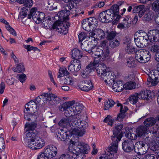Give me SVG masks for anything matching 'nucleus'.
<instances>
[{"instance_id":"09e8293b","label":"nucleus","mask_w":159,"mask_h":159,"mask_svg":"<svg viewBox=\"0 0 159 159\" xmlns=\"http://www.w3.org/2000/svg\"><path fill=\"white\" fill-rule=\"evenodd\" d=\"M143 145V147H142L140 152L139 153L142 155L145 154L148 150V146L147 143L144 142Z\"/></svg>"},{"instance_id":"79ce46f5","label":"nucleus","mask_w":159,"mask_h":159,"mask_svg":"<svg viewBox=\"0 0 159 159\" xmlns=\"http://www.w3.org/2000/svg\"><path fill=\"white\" fill-rule=\"evenodd\" d=\"M144 142L143 141H139L137 142L134 146V149L135 152L139 153V152H140V150H141Z\"/></svg>"},{"instance_id":"4c0bfd02","label":"nucleus","mask_w":159,"mask_h":159,"mask_svg":"<svg viewBox=\"0 0 159 159\" xmlns=\"http://www.w3.org/2000/svg\"><path fill=\"white\" fill-rule=\"evenodd\" d=\"M89 27L91 28H95L98 25V21L95 18L90 17L89 18Z\"/></svg>"},{"instance_id":"603ef678","label":"nucleus","mask_w":159,"mask_h":159,"mask_svg":"<svg viewBox=\"0 0 159 159\" xmlns=\"http://www.w3.org/2000/svg\"><path fill=\"white\" fill-rule=\"evenodd\" d=\"M126 63V66L129 68L135 67L136 66L135 61L133 58L128 59Z\"/></svg>"},{"instance_id":"6e6552de","label":"nucleus","mask_w":159,"mask_h":159,"mask_svg":"<svg viewBox=\"0 0 159 159\" xmlns=\"http://www.w3.org/2000/svg\"><path fill=\"white\" fill-rule=\"evenodd\" d=\"M44 141L39 137H37L34 141L28 143V147L32 149L41 148L44 145Z\"/></svg>"},{"instance_id":"69168bd1","label":"nucleus","mask_w":159,"mask_h":159,"mask_svg":"<svg viewBox=\"0 0 159 159\" xmlns=\"http://www.w3.org/2000/svg\"><path fill=\"white\" fill-rule=\"evenodd\" d=\"M49 157L47 156V154L45 153V152H41L38 156L37 159H49Z\"/></svg>"},{"instance_id":"6ab92c4d","label":"nucleus","mask_w":159,"mask_h":159,"mask_svg":"<svg viewBox=\"0 0 159 159\" xmlns=\"http://www.w3.org/2000/svg\"><path fill=\"white\" fill-rule=\"evenodd\" d=\"M148 129L146 127L144 126H139L136 129V133L134 134L136 137H140L143 136L146 133V131Z\"/></svg>"},{"instance_id":"c85d7f7f","label":"nucleus","mask_w":159,"mask_h":159,"mask_svg":"<svg viewBox=\"0 0 159 159\" xmlns=\"http://www.w3.org/2000/svg\"><path fill=\"white\" fill-rule=\"evenodd\" d=\"M84 83V85L83 87H80L82 91H88L92 89L93 85L92 82L90 80H85Z\"/></svg>"},{"instance_id":"864d4df0","label":"nucleus","mask_w":159,"mask_h":159,"mask_svg":"<svg viewBox=\"0 0 159 159\" xmlns=\"http://www.w3.org/2000/svg\"><path fill=\"white\" fill-rule=\"evenodd\" d=\"M64 109V115L65 116L69 117L74 116V113L71 108H69L68 109L65 108Z\"/></svg>"},{"instance_id":"f3484780","label":"nucleus","mask_w":159,"mask_h":159,"mask_svg":"<svg viewBox=\"0 0 159 159\" xmlns=\"http://www.w3.org/2000/svg\"><path fill=\"white\" fill-rule=\"evenodd\" d=\"M144 7L145 6L143 5L135 7L133 9V11L135 13H139V17H141L146 11Z\"/></svg>"},{"instance_id":"13d9d810","label":"nucleus","mask_w":159,"mask_h":159,"mask_svg":"<svg viewBox=\"0 0 159 159\" xmlns=\"http://www.w3.org/2000/svg\"><path fill=\"white\" fill-rule=\"evenodd\" d=\"M99 19L103 23H107L106 15H105L103 11L100 13L99 16Z\"/></svg>"},{"instance_id":"c756f323","label":"nucleus","mask_w":159,"mask_h":159,"mask_svg":"<svg viewBox=\"0 0 159 159\" xmlns=\"http://www.w3.org/2000/svg\"><path fill=\"white\" fill-rule=\"evenodd\" d=\"M59 82L61 84H65L67 85L72 84H73L72 78L70 76L65 77L62 79L60 78L59 80Z\"/></svg>"},{"instance_id":"423d86ee","label":"nucleus","mask_w":159,"mask_h":159,"mask_svg":"<svg viewBox=\"0 0 159 159\" xmlns=\"http://www.w3.org/2000/svg\"><path fill=\"white\" fill-rule=\"evenodd\" d=\"M45 16V14L44 13L37 11L35 8H33L30 11L28 18L30 19L32 17V19L35 23L39 24L42 22Z\"/></svg>"},{"instance_id":"e2e57ef3","label":"nucleus","mask_w":159,"mask_h":159,"mask_svg":"<svg viewBox=\"0 0 159 159\" xmlns=\"http://www.w3.org/2000/svg\"><path fill=\"white\" fill-rule=\"evenodd\" d=\"M44 94L43 95H41L39 96L36 99V101L35 102H37V105L38 104L40 105L41 103L43 102L42 103H44V102H45L44 100Z\"/></svg>"},{"instance_id":"8fccbe9b","label":"nucleus","mask_w":159,"mask_h":159,"mask_svg":"<svg viewBox=\"0 0 159 159\" xmlns=\"http://www.w3.org/2000/svg\"><path fill=\"white\" fill-rule=\"evenodd\" d=\"M89 34L90 37H89V39H91L92 43H94V44L97 43V40L96 39V30L94 31V32L91 31L89 33Z\"/></svg>"},{"instance_id":"a878e982","label":"nucleus","mask_w":159,"mask_h":159,"mask_svg":"<svg viewBox=\"0 0 159 159\" xmlns=\"http://www.w3.org/2000/svg\"><path fill=\"white\" fill-rule=\"evenodd\" d=\"M44 100L45 102H44V103H43V104L44 105L47 103V101L49 102V103L50 104V102L52 101L54 98L56 97V95L52 93H45L44 94Z\"/></svg>"},{"instance_id":"7c9ffc66","label":"nucleus","mask_w":159,"mask_h":159,"mask_svg":"<svg viewBox=\"0 0 159 159\" xmlns=\"http://www.w3.org/2000/svg\"><path fill=\"white\" fill-rule=\"evenodd\" d=\"M112 74V72L107 69L102 75V77L103 78L105 83L107 82V80H108L110 78H113V75Z\"/></svg>"},{"instance_id":"37998d69","label":"nucleus","mask_w":159,"mask_h":159,"mask_svg":"<svg viewBox=\"0 0 159 159\" xmlns=\"http://www.w3.org/2000/svg\"><path fill=\"white\" fill-rule=\"evenodd\" d=\"M138 98V93H136L130 96L129 98L131 103L135 104L137 102Z\"/></svg>"},{"instance_id":"338daca9","label":"nucleus","mask_w":159,"mask_h":159,"mask_svg":"<svg viewBox=\"0 0 159 159\" xmlns=\"http://www.w3.org/2000/svg\"><path fill=\"white\" fill-rule=\"evenodd\" d=\"M152 19V17L149 12L146 13L144 15L143 20L145 21H150Z\"/></svg>"},{"instance_id":"0eeeda50","label":"nucleus","mask_w":159,"mask_h":159,"mask_svg":"<svg viewBox=\"0 0 159 159\" xmlns=\"http://www.w3.org/2000/svg\"><path fill=\"white\" fill-rule=\"evenodd\" d=\"M70 25L69 22L67 21H65L62 23L60 21H56L52 25V29H56L59 33L65 34L68 32V28Z\"/></svg>"},{"instance_id":"f257e3e1","label":"nucleus","mask_w":159,"mask_h":159,"mask_svg":"<svg viewBox=\"0 0 159 159\" xmlns=\"http://www.w3.org/2000/svg\"><path fill=\"white\" fill-rule=\"evenodd\" d=\"M79 119L80 117L78 115L75 117L72 116L63 118L60 121L58 125L60 126L68 129L71 136H82L85 132L84 128L87 127V124L86 122L84 121L83 123L84 125H81V124L78 122Z\"/></svg>"},{"instance_id":"a211bd4d","label":"nucleus","mask_w":159,"mask_h":159,"mask_svg":"<svg viewBox=\"0 0 159 159\" xmlns=\"http://www.w3.org/2000/svg\"><path fill=\"white\" fill-rule=\"evenodd\" d=\"M71 53V57L74 60H79L83 56V53L77 48L73 49Z\"/></svg>"},{"instance_id":"bb28decb","label":"nucleus","mask_w":159,"mask_h":159,"mask_svg":"<svg viewBox=\"0 0 159 159\" xmlns=\"http://www.w3.org/2000/svg\"><path fill=\"white\" fill-rule=\"evenodd\" d=\"M37 126V124L36 122H32L30 123H26L25 125V133L28 131H34L33 130Z\"/></svg>"},{"instance_id":"a19ab883","label":"nucleus","mask_w":159,"mask_h":159,"mask_svg":"<svg viewBox=\"0 0 159 159\" xmlns=\"http://www.w3.org/2000/svg\"><path fill=\"white\" fill-rule=\"evenodd\" d=\"M115 103L112 99H109L105 102L104 109L105 110H108L111 107H112Z\"/></svg>"},{"instance_id":"a18cd8bd","label":"nucleus","mask_w":159,"mask_h":159,"mask_svg":"<svg viewBox=\"0 0 159 159\" xmlns=\"http://www.w3.org/2000/svg\"><path fill=\"white\" fill-rule=\"evenodd\" d=\"M67 134L65 132L61 131V132H59L58 134H57V137L59 138L60 140L62 141H65L69 140L68 138H67Z\"/></svg>"},{"instance_id":"052dcab7","label":"nucleus","mask_w":159,"mask_h":159,"mask_svg":"<svg viewBox=\"0 0 159 159\" xmlns=\"http://www.w3.org/2000/svg\"><path fill=\"white\" fill-rule=\"evenodd\" d=\"M24 47L27 50V51H30L31 50H33L34 51H38L39 52L40 51V50L38 49L37 47H34L33 46H30V45H24Z\"/></svg>"},{"instance_id":"20e7f679","label":"nucleus","mask_w":159,"mask_h":159,"mask_svg":"<svg viewBox=\"0 0 159 159\" xmlns=\"http://www.w3.org/2000/svg\"><path fill=\"white\" fill-rule=\"evenodd\" d=\"M135 57L139 62L145 63L150 60L151 55L148 50L140 49L136 52Z\"/></svg>"},{"instance_id":"39448f33","label":"nucleus","mask_w":159,"mask_h":159,"mask_svg":"<svg viewBox=\"0 0 159 159\" xmlns=\"http://www.w3.org/2000/svg\"><path fill=\"white\" fill-rule=\"evenodd\" d=\"M139 35L137 38H134V41L136 46L142 48L146 46L149 41L147 33L143 30L139 31Z\"/></svg>"},{"instance_id":"ea45409f","label":"nucleus","mask_w":159,"mask_h":159,"mask_svg":"<svg viewBox=\"0 0 159 159\" xmlns=\"http://www.w3.org/2000/svg\"><path fill=\"white\" fill-rule=\"evenodd\" d=\"M103 12L105 15H106L107 22L113 20V19H114V17L113 16V14L111 12L110 10L108 9Z\"/></svg>"},{"instance_id":"412c9836","label":"nucleus","mask_w":159,"mask_h":159,"mask_svg":"<svg viewBox=\"0 0 159 159\" xmlns=\"http://www.w3.org/2000/svg\"><path fill=\"white\" fill-rule=\"evenodd\" d=\"M43 20V21L42 22L43 23V25L44 28L46 29L52 30V27H51V26L52 21V20L51 18L49 17H47L45 18Z\"/></svg>"},{"instance_id":"9b49d317","label":"nucleus","mask_w":159,"mask_h":159,"mask_svg":"<svg viewBox=\"0 0 159 159\" xmlns=\"http://www.w3.org/2000/svg\"><path fill=\"white\" fill-rule=\"evenodd\" d=\"M81 65L80 61L79 60H73L70 63L68 66V70L72 72H78L81 68Z\"/></svg>"},{"instance_id":"de8ad7c7","label":"nucleus","mask_w":159,"mask_h":159,"mask_svg":"<svg viewBox=\"0 0 159 159\" xmlns=\"http://www.w3.org/2000/svg\"><path fill=\"white\" fill-rule=\"evenodd\" d=\"M152 9L154 11H159V0H156L153 2L152 5Z\"/></svg>"},{"instance_id":"c9c22d12","label":"nucleus","mask_w":159,"mask_h":159,"mask_svg":"<svg viewBox=\"0 0 159 159\" xmlns=\"http://www.w3.org/2000/svg\"><path fill=\"white\" fill-rule=\"evenodd\" d=\"M108 10H110L111 12L113 14L114 17L118 14L119 7L117 5H113Z\"/></svg>"},{"instance_id":"3c124183","label":"nucleus","mask_w":159,"mask_h":159,"mask_svg":"<svg viewBox=\"0 0 159 159\" xmlns=\"http://www.w3.org/2000/svg\"><path fill=\"white\" fill-rule=\"evenodd\" d=\"M149 50L152 52L156 53L159 52V46L157 44H154L149 47Z\"/></svg>"},{"instance_id":"dca6fc26","label":"nucleus","mask_w":159,"mask_h":159,"mask_svg":"<svg viewBox=\"0 0 159 159\" xmlns=\"http://www.w3.org/2000/svg\"><path fill=\"white\" fill-rule=\"evenodd\" d=\"M91 44H89L86 42L84 41L81 43V48L83 50H84L89 53H91L92 49L93 47L94 43Z\"/></svg>"},{"instance_id":"0e129e2a","label":"nucleus","mask_w":159,"mask_h":159,"mask_svg":"<svg viewBox=\"0 0 159 159\" xmlns=\"http://www.w3.org/2000/svg\"><path fill=\"white\" fill-rule=\"evenodd\" d=\"M156 126H157V130H153L150 131V133L153 134V135L155 137H159V126H158L157 124H156Z\"/></svg>"},{"instance_id":"49530a36","label":"nucleus","mask_w":159,"mask_h":159,"mask_svg":"<svg viewBox=\"0 0 159 159\" xmlns=\"http://www.w3.org/2000/svg\"><path fill=\"white\" fill-rule=\"evenodd\" d=\"M136 84L132 82H128L124 85V88L125 89H134L136 86Z\"/></svg>"},{"instance_id":"6e6d98bb","label":"nucleus","mask_w":159,"mask_h":159,"mask_svg":"<svg viewBox=\"0 0 159 159\" xmlns=\"http://www.w3.org/2000/svg\"><path fill=\"white\" fill-rule=\"evenodd\" d=\"M17 79L22 83L25 82L26 78V75L22 73L21 74H18L16 76Z\"/></svg>"},{"instance_id":"5fc2aeb1","label":"nucleus","mask_w":159,"mask_h":159,"mask_svg":"<svg viewBox=\"0 0 159 159\" xmlns=\"http://www.w3.org/2000/svg\"><path fill=\"white\" fill-rule=\"evenodd\" d=\"M149 148L151 150L153 151H158V145L155 143V141L152 142L149 144Z\"/></svg>"},{"instance_id":"774afa93","label":"nucleus","mask_w":159,"mask_h":159,"mask_svg":"<svg viewBox=\"0 0 159 159\" xmlns=\"http://www.w3.org/2000/svg\"><path fill=\"white\" fill-rule=\"evenodd\" d=\"M154 35L152 41L155 42H157L159 40V31L157 30H155V34Z\"/></svg>"},{"instance_id":"ddd939ff","label":"nucleus","mask_w":159,"mask_h":159,"mask_svg":"<svg viewBox=\"0 0 159 159\" xmlns=\"http://www.w3.org/2000/svg\"><path fill=\"white\" fill-rule=\"evenodd\" d=\"M122 146L123 150L127 152L132 151L134 149V142L130 139L124 141L122 143Z\"/></svg>"},{"instance_id":"680f3d73","label":"nucleus","mask_w":159,"mask_h":159,"mask_svg":"<svg viewBox=\"0 0 159 159\" xmlns=\"http://www.w3.org/2000/svg\"><path fill=\"white\" fill-rule=\"evenodd\" d=\"M107 39L109 40H113L116 35V33L114 31L108 32Z\"/></svg>"},{"instance_id":"5701e85b","label":"nucleus","mask_w":159,"mask_h":159,"mask_svg":"<svg viewBox=\"0 0 159 159\" xmlns=\"http://www.w3.org/2000/svg\"><path fill=\"white\" fill-rule=\"evenodd\" d=\"M93 65H92L91 63L89 64L82 72L81 75L82 77L84 78L87 77L93 70Z\"/></svg>"},{"instance_id":"9d476101","label":"nucleus","mask_w":159,"mask_h":159,"mask_svg":"<svg viewBox=\"0 0 159 159\" xmlns=\"http://www.w3.org/2000/svg\"><path fill=\"white\" fill-rule=\"evenodd\" d=\"M123 127V125H118L115 126L113 131V135L111 136V139L112 140H120L123 134L122 132H120V131Z\"/></svg>"},{"instance_id":"f704fd0d","label":"nucleus","mask_w":159,"mask_h":159,"mask_svg":"<svg viewBox=\"0 0 159 159\" xmlns=\"http://www.w3.org/2000/svg\"><path fill=\"white\" fill-rule=\"evenodd\" d=\"M26 133V135L27 137V139L28 140V143L31 142L32 141H34L36 137L37 136H36V134L34 131H28Z\"/></svg>"},{"instance_id":"58836bf2","label":"nucleus","mask_w":159,"mask_h":159,"mask_svg":"<svg viewBox=\"0 0 159 159\" xmlns=\"http://www.w3.org/2000/svg\"><path fill=\"white\" fill-rule=\"evenodd\" d=\"M96 30V39L101 40L104 38L105 34L103 31L101 29H97Z\"/></svg>"},{"instance_id":"4be33fe9","label":"nucleus","mask_w":159,"mask_h":159,"mask_svg":"<svg viewBox=\"0 0 159 159\" xmlns=\"http://www.w3.org/2000/svg\"><path fill=\"white\" fill-rule=\"evenodd\" d=\"M124 88L123 85L121 82L117 81L113 83L112 88L113 91L116 92H119L122 91Z\"/></svg>"},{"instance_id":"e433bc0d","label":"nucleus","mask_w":159,"mask_h":159,"mask_svg":"<svg viewBox=\"0 0 159 159\" xmlns=\"http://www.w3.org/2000/svg\"><path fill=\"white\" fill-rule=\"evenodd\" d=\"M58 78H60L65 75H67L69 74V72L67 71L66 68L64 67L60 68L59 69Z\"/></svg>"},{"instance_id":"7ed1b4c3","label":"nucleus","mask_w":159,"mask_h":159,"mask_svg":"<svg viewBox=\"0 0 159 159\" xmlns=\"http://www.w3.org/2000/svg\"><path fill=\"white\" fill-rule=\"evenodd\" d=\"M69 147L68 149L70 151V148L72 147L73 145H77V150H75V152H73L74 153H76V155H78L80 152L84 154H87L89 152L90 149L89 146L85 144L83 142H75L72 140H70L69 141Z\"/></svg>"},{"instance_id":"cd10ccee","label":"nucleus","mask_w":159,"mask_h":159,"mask_svg":"<svg viewBox=\"0 0 159 159\" xmlns=\"http://www.w3.org/2000/svg\"><path fill=\"white\" fill-rule=\"evenodd\" d=\"M91 53L93 55H94L95 56L99 57H101L104 54L103 53V50L95 46H93L92 49Z\"/></svg>"},{"instance_id":"393cba45","label":"nucleus","mask_w":159,"mask_h":159,"mask_svg":"<svg viewBox=\"0 0 159 159\" xmlns=\"http://www.w3.org/2000/svg\"><path fill=\"white\" fill-rule=\"evenodd\" d=\"M156 119L153 117L146 119L144 122V124L147 128L154 125L156 122Z\"/></svg>"},{"instance_id":"1a4fd4ad","label":"nucleus","mask_w":159,"mask_h":159,"mask_svg":"<svg viewBox=\"0 0 159 159\" xmlns=\"http://www.w3.org/2000/svg\"><path fill=\"white\" fill-rule=\"evenodd\" d=\"M74 7V6H70V4L66 5L64 10L59 11L57 15L61 18H62L64 22L68 19V16L70 14V10Z\"/></svg>"},{"instance_id":"f8f14e48","label":"nucleus","mask_w":159,"mask_h":159,"mask_svg":"<svg viewBox=\"0 0 159 159\" xmlns=\"http://www.w3.org/2000/svg\"><path fill=\"white\" fill-rule=\"evenodd\" d=\"M45 153L47 154L49 158L55 157L57 153V148L52 145H50L47 146L44 148Z\"/></svg>"},{"instance_id":"72a5a7b5","label":"nucleus","mask_w":159,"mask_h":159,"mask_svg":"<svg viewBox=\"0 0 159 159\" xmlns=\"http://www.w3.org/2000/svg\"><path fill=\"white\" fill-rule=\"evenodd\" d=\"M13 71L18 73H23L25 71V68L22 63H20L16 65V68H12Z\"/></svg>"},{"instance_id":"b1692460","label":"nucleus","mask_w":159,"mask_h":159,"mask_svg":"<svg viewBox=\"0 0 159 159\" xmlns=\"http://www.w3.org/2000/svg\"><path fill=\"white\" fill-rule=\"evenodd\" d=\"M97 67H95L97 73L98 74L102 75L107 69L106 65L103 63H99L97 66Z\"/></svg>"},{"instance_id":"2eb2a0df","label":"nucleus","mask_w":159,"mask_h":159,"mask_svg":"<svg viewBox=\"0 0 159 159\" xmlns=\"http://www.w3.org/2000/svg\"><path fill=\"white\" fill-rule=\"evenodd\" d=\"M139 98L140 99L148 100L151 98V93L150 90H142L138 94Z\"/></svg>"},{"instance_id":"bf43d9fd","label":"nucleus","mask_w":159,"mask_h":159,"mask_svg":"<svg viewBox=\"0 0 159 159\" xmlns=\"http://www.w3.org/2000/svg\"><path fill=\"white\" fill-rule=\"evenodd\" d=\"M29 12V11L27 9H26L25 8L23 7L22 8V11L20 13V17L22 19L24 18Z\"/></svg>"},{"instance_id":"c03bdc74","label":"nucleus","mask_w":159,"mask_h":159,"mask_svg":"<svg viewBox=\"0 0 159 159\" xmlns=\"http://www.w3.org/2000/svg\"><path fill=\"white\" fill-rule=\"evenodd\" d=\"M125 136L129 139L132 140H134L136 139V137L134 134H131L129 129L128 128L125 129Z\"/></svg>"},{"instance_id":"2f4dec72","label":"nucleus","mask_w":159,"mask_h":159,"mask_svg":"<svg viewBox=\"0 0 159 159\" xmlns=\"http://www.w3.org/2000/svg\"><path fill=\"white\" fill-rule=\"evenodd\" d=\"M74 102L69 101L66 102L63 104L61 107H59V110L60 111H64V108L69 109V108H72V106L74 104Z\"/></svg>"},{"instance_id":"4d7b16f0","label":"nucleus","mask_w":159,"mask_h":159,"mask_svg":"<svg viewBox=\"0 0 159 159\" xmlns=\"http://www.w3.org/2000/svg\"><path fill=\"white\" fill-rule=\"evenodd\" d=\"M120 44V42L117 40L111 41L110 42L109 45L112 48H114L118 47Z\"/></svg>"},{"instance_id":"f03ea898","label":"nucleus","mask_w":159,"mask_h":159,"mask_svg":"<svg viewBox=\"0 0 159 159\" xmlns=\"http://www.w3.org/2000/svg\"><path fill=\"white\" fill-rule=\"evenodd\" d=\"M25 107L24 117L25 120L30 121L37 118V113H36L38 110L37 102L30 101L25 105Z\"/></svg>"},{"instance_id":"aec40b11","label":"nucleus","mask_w":159,"mask_h":159,"mask_svg":"<svg viewBox=\"0 0 159 159\" xmlns=\"http://www.w3.org/2000/svg\"><path fill=\"white\" fill-rule=\"evenodd\" d=\"M112 145L109 148V150L111 152L110 154L111 155V158L112 156H114V154L113 153H111V152L113 153L115 152L116 153L118 149V142L120 141L118 140H112Z\"/></svg>"},{"instance_id":"473e14b6","label":"nucleus","mask_w":159,"mask_h":159,"mask_svg":"<svg viewBox=\"0 0 159 159\" xmlns=\"http://www.w3.org/2000/svg\"><path fill=\"white\" fill-rule=\"evenodd\" d=\"M123 23L125 25V27L128 28L131 26L133 19L129 16H127L123 17Z\"/></svg>"},{"instance_id":"4468645a","label":"nucleus","mask_w":159,"mask_h":159,"mask_svg":"<svg viewBox=\"0 0 159 159\" xmlns=\"http://www.w3.org/2000/svg\"><path fill=\"white\" fill-rule=\"evenodd\" d=\"M83 105L82 104L79 103H76L74 104L72 108H71V109L72 110V111L74 113V116L75 117L77 115H79V114L81 112L82 109ZM80 117V116H79Z\"/></svg>"}]
</instances>
